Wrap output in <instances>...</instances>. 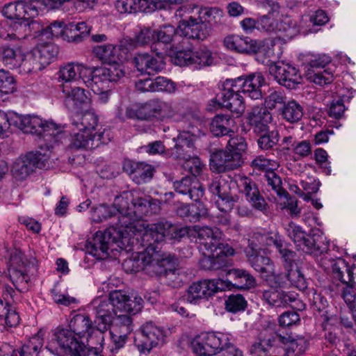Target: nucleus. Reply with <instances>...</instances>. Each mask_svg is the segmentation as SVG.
<instances>
[{"mask_svg":"<svg viewBox=\"0 0 356 356\" xmlns=\"http://www.w3.org/2000/svg\"><path fill=\"white\" fill-rule=\"evenodd\" d=\"M173 187L176 192L188 195L189 198L195 202H198L204 194L202 185L195 177L191 176H185L180 180L174 181Z\"/></svg>","mask_w":356,"mask_h":356,"instance_id":"obj_26","label":"nucleus"},{"mask_svg":"<svg viewBox=\"0 0 356 356\" xmlns=\"http://www.w3.org/2000/svg\"><path fill=\"white\" fill-rule=\"evenodd\" d=\"M42 127L43 129L38 136L42 138L44 143L40 144V151L42 152L43 145H44L46 150L44 152L50 155V149L53 148L54 144L58 143L63 139L65 134L61 126L52 121L44 120Z\"/></svg>","mask_w":356,"mask_h":356,"instance_id":"obj_28","label":"nucleus"},{"mask_svg":"<svg viewBox=\"0 0 356 356\" xmlns=\"http://www.w3.org/2000/svg\"><path fill=\"white\" fill-rule=\"evenodd\" d=\"M194 11L190 5L180 6L176 10V15L180 17H186L187 19L180 22L179 31L181 35L193 40H204L209 35V29L203 22L197 19L194 15Z\"/></svg>","mask_w":356,"mask_h":356,"instance_id":"obj_4","label":"nucleus"},{"mask_svg":"<svg viewBox=\"0 0 356 356\" xmlns=\"http://www.w3.org/2000/svg\"><path fill=\"white\" fill-rule=\"evenodd\" d=\"M270 74L281 86L293 89L301 82V75L294 66L284 63H273L269 65Z\"/></svg>","mask_w":356,"mask_h":356,"instance_id":"obj_17","label":"nucleus"},{"mask_svg":"<svg viewBox=\"0 0 356 356\" xmlns=\"http://www.w3.org/2000/svg\"><path fill=\"white\" fill-rule=\"evenodd\" d=\"M62 92L64 95V104L65 106L72 111H76L86 105L88 97L84 89L78 87H71L63 85Z\"/></svg>","mask_w":356,"mask_h":356,"instance_id":"obj_29","label":"nucleus"},{"mask_svg":"<svg viewBox=\"0 0 356 356\" xmlns=\"http://www.w3.org/2000/svg\"><path fill=\"white\" fill-rule=\"evenodd\" d=\"M231 85L232 83L229 81V79L223 82V90L218 95L219 100L222 99V102L219 104L222 107H225L232 113H236L237 116H241L245 109V103L240 92L234 89Z\"/></svg>","mask_w":356,"mask_h":356,"instance_id":"obj_19","label":"nucleus"},{"mask_svg":"<svg viewBox=\"0 0 356 356\" xmlns=\"http://www.w3.org/2000/svg\"><path fill=\"white\" fill-rule=\"evenodd\" d=\"M304 114L303 106L294 99L286 102L280 109V115L282 118L291 124L299 122Z\"/></svg>","mask_w":356,"mask_h":356,"instance_id":"obj_45","label":"nucleus"},{"mask_svg":"<svg viewBox=\"0 0 356 356\" xmlns=\"http://www.w3.org/2000/svg\"><path fill=\"white\" fill-rule=\"evenodd\" d=\"M19 322V316L15 308L0 298V325L8 328L17 325Z\"/></svg>","mask_w":356,"mask_h":356,"instance_id":"obj_47","label":"nucleus"},{"mask_svg":"<svg viewBox=\"0 0 356 356\" xmlns=\"http://www.w3.org/2000/svg\"><path fill=\"white\" fill-rule=\"evenodd\" d=\"M49 154L41 151L29 152L19 157L14 162L11 172L18 181L25 180L36 168H45L49 166Z\"/></svg>","mask_w":356,"mask_h":356,"instance_id":"obj_5","label":"nucleus"},{"mask_svg":"<svg viewBox=\"0 0 356 356\" xmlns=\"http://www.w3.org/2000/svg\"><path fill=\"white\" fill-rule=\"evenodd\" d=\"M111 301L115 310L135 314L141 311L143 300L140 297L129 296L125 291H113L109 294Z\"/></svg>","mask_w":356,"mask_h":356,"instance_id":"obj_20","label":"nucleus"},{"mask_svg":"<svg viewBox=\"0 0 356 356\" xmlns=\"http://www.w3.org/2000/svg\"><path fill=\"white\" fill-rule=\"evenodd\" d=\"M232 86L242 92L245 96L254 100L262 99L261 87L266 81L261 72H254L236 79H229Z\"/></svg>","mask_w":356,"mask_h":356,"instance_id":"obj_10","label":"nucleus"},{"mask_svg":"<svg viewBox=\"0 0 356 356\" xmlns=\"http://www.w3.org/2000/svg\"><path fill=\"white\" fill-rule=\"evenodd\" d=\"M69 327L80 339H88L97 330L95 323L85 314H75L70 321Z\"/></svg>","mask_w":356,"mask_h":356,"instance_id":"obj_35","label":"nucleus"},{"mask_svg":"<svg viewBox=\"0 0 356 356\" xmlns=\"http://www.w3.org/2000/svg\"><path fill=\"white\" fill-rule=\"evenodd\" d=\"M105 129L92 133L86 130H79L71 136L70 147L74 149H93L109 140L108 134L105 136Z\"/></svg>","mask_w":356,"mask_h":356,"instance_id":"obj_15","label":"nucleus"},{"mask_svg":"<svg viewBox=\"0 0 356 356\" xmlns=\"http://www.w3.org/2000/svg\"><path fill=\"white\" fill-rule=\"evenodd\" d=\"M32 270H36V260L34 257L27 258L17 249L10 252L8 273V277L15 289L20 292L28 291L29 273Z\"/></svg>","mask_w":356,"mask_h":356,"instance_id":"obj_3","label":"nucleus"},{"mask_svg":"<svg viewBox=\"0 0 356 356\" xmlns=\"http://www.w3.org/2000/svg\"><path fill=\"white\" fill-rule=\"evenodd\" d=\"M95 318L94 323L97 330L102 334L112 325L117 311L108 299L97 298L92 302Z\"/></svg>","mask_w":356,"mask_h":356,"instance_id":"obj_14","label":"nucleus"},{"mask_svg":"<svg viewBox=\"0 0 356 356\" xmlns=\"http://www.w3.org/2000/svg\"><path fill=\"white\" fill-rule=\"evenodd\" d=\"M44 4L51 8H58L63 6V9L68 12L74 13L78 10V5L81 3H87L88 0H43Z\"/></svg>","mask_w":356,"mask_h":356,"instance_id":"obj_57","label":"nucleus"},{"mask_svg":"<svg viewBox=\"0 0 356 356\" xmlns=\"http://www.w3.org/2000/svg\"><path fill=\"white\" fill-rule=\"evenodd\" d=\"M248 123L257 134L266 132L269 129V124L273 120L272 114L266 108L254 106L248 113Z\"/></svg>","mask_w":356,"mask_h":356,"instance_id":"obj_31","label":"nucleus"},{"mask_svg":"<svg viewBox=\"0 0 356 356\" xmlns=\"http://www.w3.org/2000/svg\"><path fill=\"white\" fill-rule=\"evenodd\" d=\"M133 63L138 72L148 75L159 73L165 67L161 57L156 58L148 53L137 54Z\"/></svg>","mask_w":356,"mask_h":356,"instance_id":"obj_27","label":"nucleus"},{"mask_svg":"<svg viewBox=\"0 0 356 356\" xmlns=\"http://www.w3.org/2000/svg\"><path fill=\"white\" fill-rule=\"evenodd\" d=\"M122 168L137 184L149 181L155 172L152 165L145 162H136L130 159H125L123 161Z\"/></svg>","mask_w":356,"mask_h":356,"instance_id":"obj_24","label":"nucleus"},{"mask_svg":"<svg viewBox=\"0 0 356 356\" xmlns=\"http://www.w3.org/2000/svg\"><path fill=\"white\" fill-rule=\"evenodd\" d=\"M191 231L188 226H181L170 221L162 220L155 223L147 225L141 236L144 247L154 248L159 250L157 245L168 240L180 241Z\"/></svg>","mask_w":356,"mask_h":356,"instance_id":"obj_2","label":"nucleus"},{"mask_svg":"<svg viewBox=\"0 0 356 356\" xmlns=\"http://www.w3.org/2000/svg\"><path fill=\"white\" fill-rule=\"evenodd\" d=\"M42 347L39 337H33L22 346L19 350H13L8 356H38Z\"/></svg>","mask_w":356,"mask_h":356,"instance_id":"obj_53","label":"nucleus"},{"mask_svg":"<svg viewBox=\"0 0 356 356\" xmlns=\"http://www.w3.org/2000/svg\"><path fill=\"white\" fill-rule=\"evenodd\" d=\"M133 201V194L129 191H124L115 197L113 206L118 214L129 213L132 211Z\"/></svg>","mask_w":356,"mask_h":356,"instance_id":"obj_52","label":"nucleus"},{"mask_svg":"<svg viewBox=\"0 0 356 356\" xmlns=\"http://www.w3.org/2000/svg\"><path fill=\"white\" fill-rule=\"evenodd\" d=\"M175 64L183 65H194L195 67L210 65L212 63L211 53L208 49H200L195 53L179 52L174 57Z\"/></svg>","mask_w":356,"mask_h":356,"instance_id":"obj_25","label":"nucleus"},{"mask_svg":"<svg viewBox=\"0 0 356 356\" xmlns=\"http://www.w3.org/2000/svg\"><path fill=\"white\" fill-rule=\"evenodd\" d=\"M236 126L234 118L228 114H218L214 116L210 124L211 132L217 137L234 135L233 129Z\"/></svg>","mask_w":356,"mask_h":356,"instance_id":"obj_37","label":"nucleus"},{"mask_svg":"<svg viewBox=\"0 0 356 356\" xmlns=\"http://www.w3.org/2000/svg\"><path fill=\"white\" fill-rule=\"evenodd\" d=\"M142 340L138 343V350L143 353H149L150 350L163 343V330L153 322L149 321L141 327Z\"/></svg>","mask_w":356,"mask_h":356,"instance_id":"obj_21","label":"nucleus"},{"mask_svg":"<svg viewBox=\"0 0 356 356\" xmlns=\"http://www.w3.org/2000/svg\"><path fill=\"white\" fill-rule=\"evenodd\" d=\"M15 86L14 77L8 72L0 70V93H12L15 90Z\"/></svg>","mask_w":356,"mask_h":356,"instance_id":"obj_64","label":"nucleus"},{"mask_svg":"<svg viewBox=\"0 0 356 356\" xmlns=\"http://www.w3.org/2000/svg\"><path fill=\"white\" fill-rule=\"evenodd\" d=\"M332 272L334 277L345 284L341 293L345 302L351 310H356V291L352 270L343 259H339L332 264Z\"/></svg>","mask_w":356,"mask_h":356,"instance_id":"obj_8","label":"nucleus"},{"mask_svg":"<svg viewBox=\"0 0 356 356\" xmlns=\"http://www.w3.org/2000/svg\"><path fill=\"white\" fill-rule=\"evenodd\" d=\"M99 118L93 111H88L81 115H76L72 120V124L78 130H86L92 133L98 131Z\"/></svg>","mask_w":356,"mask_h":356,"instance_id":"obj_46","label":"nucleus"},{"mask_svg":"<svg viewBox=\"0 0 356 356\" xmlns=\"http://www.w3.org/2000/svg\"><path fill=\"white\" fill-rule=\"evenodd\" d=\"M33 49L45 67L51 63L58 53V47L51 42L39 44Z\"/></svg>","mask_w":356,"mask_h":356,"instance_id":"obj_49","label":"nucleus"},{"mask_svg":"<svg viewBox=\"0 0 356 356\" xmlns=\"http://www.w3.org/2000/svg\"><path fill=\"white\" fill-rule=\"evenodd\" d=\"M193 8L195 17L209 29H212L223 23V12L218 8L200 7L194 4H189Z\"/></svg>","mask_w":356,"mask_h":356,"instance_id":"obj_30","label":"nucleus"},{"mask_svg":"<svg viewBox=\"0 0 356 356\" xmlns=\"http://www.w3.org/2000/svg\"><path fill=\"white\" fill-rule=\"evenodd\" d=\"M111 83L108 79V74L106 72V67H99L92 70L88 81L85 83L91 87L92 90L102 96L107 98L106 90L109 88V83Z\"/></svg>","mask_w":356,"mask_h":356,"instance_id":"obj_39","label":"nucleus"},{"mask_svg":"<svg viewBox=\"0 0 356 356\" xmlns=\"http://www.w3.org/2000/svg\"><path fill=\"white\" fill-rule=\"evenodd\" d=\"M286 102V96L284 91L270 88L264 97V108L268 111L281 108Z\"/></svg>","mask_w":356,"mask_h":356,"instance_id":"obj_50","label":"nucleus"},{"mask_svg":"<svg viewBox=\"0 0 356 356\" xmlns=\"http://www.w3.org/2000/svg\"><path fill=\"white\" fill-rule=\"evenodd\" d=\"M40 5V0H18L5 4L1 13L9 19L30 20L38 15Z\"/></svg>","mask_w":356,"mask_h":356,"instance_id":"obj_9","label":"nucleus"},{"mask_svg":"<svg viewBox=\"0 0 356 356\" xmlns=\"http://www.w3.org/2000/svg\"><path fill=\"white\" fill-rule=\"evenodd\" d=\"M229 344V337L222 332H203L194 338L192 348L199 356H212Z\"/></svg>","mask_w":356,"mask_h":356,"instance_id":"obj_6","label":"nucleus"},{"mask_svg":"<svg viewBox=\"0 0 356 356\" xmlns=\"http://www.w3.org/2000/svg\"><path fill=\"white\" fill-rule=\"evenodd\" d=\"M243 159L239 154L226 147L213 153L210 159V168L218 173L233 170L240 167Z\"/></svg>","mask_w":356,"mask_h":356,"instance_id":"obj_18","label":"nucleus"},{"mask_svg":"<svg viewBox=\"0 0 356 356\" xmlns=\"http://www.w3.org/2000/svg\"><path fill=\"white\" fill-rule=\"evenodd\" d=\"M23 52L19 49L3 46L0 49V60L9 69H18Z\"/></svg>","mask_w":356,"mask_h":356,"instance_id":"obj_48","label":"nucleus"},{"mask_svg":"<svg viewBox=\"0 0 356 356\" xmlns=\"http://www.w3.org/2000/svg\"><path fill=\"white\" fill-rule=\"evenodd\" d=\"M44 68V65L33 49L30 51L22 54L20 66L18 68L20 73L35 74Z\"/></svg>","mask_w":356,"mask_h":356,"instance_id":"obj_44","label":"nucleus"},{"mask_svg":"<svg viewBox=\"0 0 356 356\" xmlns=\"http://www.w3.org/2000/svg\"><path fill=\"white\" fill-rule=\"evenodd\" d=\"M297 248L306 254L318 257L328 250V244L319 235H305L301 242L298 243Z\"/></svg>","mask_w":356,"mask_h":356,"instance_id":"obj_36","label":"nucleus"},{"mask_svg":"<svg viewBox=\"0 0 356 356\" xmlns=\"http://www.w3.org/2000/svg\"><path fill=\"white\" fill-rule=\"evenodd\" d=\"M159 251L160 250H155L154 248L145 247V252H138L126 259L122 264L123 267L126 271L130 273L145 270L146 273L152 276L153 272L149 271L148 267L153 266L159 261Z\"/></svg>","mask_w":356,"mask_h":356,"instance_id":"obj_13","label":"nucleus"},{"mask_svg":"<svg viewBox=\"0 0 356 356\" xmlns=\"http://www.w3.org/2000/svg\"><path fill=\"white\" fill-rule=\"evenodd\" d=\"M159 261L152 266L148 267L150 272H153L152 276H156L160 279H165L168 284L178 282L179 270L177 268V259L174 255L167 252L159 251Z\"/></svg>","mask_w":356,"mask_h":356,"instance_id":"obj_11","label":"nucleus"},{"mask_svg":"<svg viewBox=\"0 0 356 356\" xmlns=\"http://www.w3.org/2000/svg\"><path fill=\"white\" fill-rule=\"evenodd\" d=\"M210 192L218 197L231 193V188L228 182L224 179L216 178L209 184Z\"/></svg>","mask_w":356,"mask_h":356,"instance_id":"obj_63","label":"nucleus"},{"mask_svg":"<svg viewBox=\"0 0 356 356\" xmlns=\"http://www.w3.org/2000/svg\"><path fill=\"white\" fill-rule=\"evenodd\" d=\"M35 21L33 19L30 20L21 19L14 22L11 27L15 33L13 34L15 38L17 39H22L27 37L30 33V27L31 25H34Z\"/></svg>","mask_w":356,"mask_h":356,"instance_id":"obj_62","label":"nucleus"},{"mask_svg":"<svg viewBox=\"0 0 356 356\" xmlns=\"http://www.w3.org/2000/svg\"><path fill=\"white\" fill-rule=\"evenodd\" d=\"M13 125L24 133L31 134H41L42 124L44 120L35 115H19L14 113Z\"/></svg>","mask_w":356,"mask_h":356,"instance_id":"obj_41","label":"nucleus"},{"mask_svg":"<svg viewBox=\"0 0 356 356\" xmlns=\"http://www.w3.org/2000/svg\"><path fill=\"white\" fill-rule=\"evenodd\" d=\"M248 262L254 270L260 274L263 279L269 273H273L274 263L272 259L266 256L252 250L247 253Z\"/></svg>","mask_w":356,"mask_h":356,"instance_id":"obj_40","label":"nucleus"},{"mask_svg":"<svg viewBox=\"0 0 356 356\" xmlns=\"http://www.w3.org/2000/svg\"><path fill=\"white\" fill-rule=\"evenodd\" d=\"M138 218L133 213L118 214V222L110 226L104 232L95 233L88 250L97 259H104L109 255L111 246L129 236L136 230V221Z\"/></svg>","mask_w":356,"mask_h":356,"instance_id":"obj_1","label":"nucleus"},{"mask_svg":"<svg viewBox=\"0 0 356 356\" xmlns=\"http://www.w3.org/2000/svg\"><path fill=\"white\" fill-rule=\"evenodd\" d=\"M241 185L243 187L242 191L252 207L258 211H266L268 209V204L260 194L255 182L245 177L241 179Z\"/></svg>","mask_w":356,"mask_h":356,"instance_id":"obj_32","label":"nucleus"},{"mask_svg":"<svg viewBox=\"0 0 356 356\" xmlns=\"http://www.w3.org/2000/svg\"><path fill=\"white\" fill-rule=\"evenodd\" d=\"M179 32L171 25H165L157 32H154L155 40L163 44H168L171 42H175L177 40Z\"/></svg>","mask_w":356,"mask_h":356,"instance_id":"obj_58","label":"nucleus"},{"mask_svg":"<svg viewBox=\"0 0 356 356\" xmlns=\"http://www.w3.org/2000/svg\"><path fill=\"white\" fill-rule=\"evenodd\" d=\"M112 325L113 332H122L124 334H131L134 330L132 318L127 314H116Z\"/></svg>","mask_w":356,"mask_h":356,"instance_id":"obj_55","label":"nucleus"},{"mask_svg":"<svg viewBox=\"0 0 356 356\" xmlns=\"http://www.w3.org/2000/svg\"><path fill=\"white\" fill-rule=\"evenodd\" d=\"M225 309L232 313L244 311L247 307V301L241 294H232L225 300Z\"/></svg>","mask_w":356,"mask_h":356,"instance_id":"obj_59","label":"nucleus"},{"mask_svg":"<svg viewBox=\"0 0 356 356\" xmlns=\"http://www.w3.org/2000/svg\"><path fill=\"white\" fill-rule=\"evenodd\" d=\"M195 232L200 243L204 245L207 250L213 253L215 248L220 245L222 232L216 227H210L207 226L195 227Z\"/></svg>","mask_w":356,"mask_h":356,"instance_id":"obj_38","label":"nucleus"},{"mask_svg":"<svg viewBox=\"0 0 356 356\" xmlns=\"http://www.w3.org/2000/svg\"><path fill=\"white\" fill-rule=\"evenodd\" d=\"M45 31L47 33H49L52 37H62L68 42H71V40H78L80 38L77 35H70L68 24H64L62 22H54L51 23Z\"/></svg>","mask_w":356,"mask_h":356,"instance_id":"obj_51","label":"nucleus"},{"mask_svg":"<svg viewBox=\"0 0 356 356\" xmlns=\"http://www.w3.org/2000/svg\"><path fill=\"white\" fill-rule=\"evenodd\" d=\"M258 138L257 143L262 149H269L273 147L279 141L280 135L277 130L266 131Z\"/></svg>","mask_w":356,"mask_h":356,"instance_id":"obj_61","label":"nucleus"},{"mask_svg":"<svg viewBox=\"0 0 356 356\" xmlns=\"http://www.w3.org/2000/svg\"><path fill=\"white\" fill-rule=\"evenodd\" d=\"M227 287L233 286L241 289H249L256 285L255 278L244 269L231 268L227 270Z\"/></svg>","mask_w":356,"mask_h":356,"instance_id":"obj_33","label":"nucleus"},{"mask_svg":"<svg viewBox=\"0 0 356 356\" xmlns=\"http://www.w3.org/2000/svg\"><path fill=\"white\" fill-rule=\"evenodd\" d=\"M268 244L273 245L279 252L285 270L296 267L295 258L296 253L289 248V244L281 239L279 236L268 238Z\"/></svg>","mask_w":356,"mask_h":356,"instance_id":"obj_42","label":"nucleus"},{"mask_svg":"<svg viewBox=\"0 0 356 356\" xmlns=\"http://www.w3.org/2000/svg\"><path fill=\"white\" fill-rule=\"evenodd\" d=\"M224 44L227 49L247 54H256L260 49L257 42L252 38L236 35L225 38Z\"/></svg>","mask_w":356,"mask_h":356,"instance_id":"obj_34","label":"nucleus"},{"mask_svg":"<svg viewBox=\"0 0 356 356\" xmlns=\"http://www.w3.org/2000/svg\"><path fill=\"white\" fill-rule=\"evenodd\" d=\"M280 19L274 16L264 15L257 18V30L263 32L273 33L280 30Z\"/></svg>","mask_w":356,"mask_h":356,"instance_id":"obj_54","label":"nucleus"},{"mask_svg":"<svg viewBox=\"0 0 356 356\" xmlns=\"http://www.w3.org/2000/svg\"><path fill=\"white\" fill-rule=\"evenodd\" d=\"M75 336L70 328L57 327L53 332L46 348L54 354L58 353L60 349L67 356L76 355L84 343L79 341Z\"/></svg>","mask_w":356,"mask_h":356,"instance_id":"obj_7","label":"nucleus"},{"mask_svg":"<svg viewBox=\"0 0 356 356\" xmlns=\"http://www.w3.org/2000/svg\"><path fill=\"white\" fill-rule=\"evenodd\" d=\"M127 45L128 40L122 41L118 45L111 44L98 45L93 48V53L104 63L108 65L122 63L127 58L129 51V48L127 47Z\"/></svg>","mask_w":356,"mask_h":356,"instance_id":"obj_16","label":"nucleus"},{"mask_svg":"<svg viewBox=\"0 0 356 356\" xmlns=\"http://www.w3.org/2000/svg\"><path fill=\"white\" fill-rule=\"evenodd\" d=\"M286 277L291 284L300 291H303L307 287V282L305 275L301 270L296 266L286 269Z\"/></svg>","mask_w":356,"mask_h":356,"instance_id":"obj_56","label":"nucleus"},{"mask_svg":"<svg viewBox=\"0 0 356 356\" xmlns=\"http://www.w3.org/2000/svg\"><path fill=\"white\" fill-rule=\"evenodd\" d=\"M222 280H204L193 282L187 290L186 300L191 304H199L207 300L218 291L222 290Z\"/></svg>","mask_w":356,"mask_h":356,"instance_id":"obj_12","label":"nucleus"},{"mask_svg":"<svg viewBox=\"0 0 356 356\" xmlns=\"http://www.w3.org/2000/svg\"><path fill=\"white\" fill-rule=\"evenodd\" d=\"M91 74V68L83 65L69 63L61 66L58 72V79L63 82V85H68L70 83H80L88 80Z\"/></svg>","mask_w":356,"mask_h":356,"instance_id":"obj_22","label":"nucleus"},{"mask_svg":"<svg viewBox=\"0 0 356 356\" xmlns=\"http://www.w3.org/2000/svg\"><path fill=\"white\" fill-rule=\"evenodd\" d=\"M293 292L285 291L282 289L270 288L262 293L263 299L270 305L275 307L288 306V301L293 300Z\"/></svg>","mask_w":356,"mask_h":356,"instance_id":"obj_43","label":"nucleus"},{"mask_svg":"<svg viewBox=\"0 0 356 356\" xmlns=\"http://www.w3.org/2000/svg\"><path fill=\"white\" fill-rule=\"evenodd\" d=\"M261 341H263L265 346L268 348L275 346L277 342H280L283 344L288 343L289 338L282 336L272 330H266L260 332L259 335Z\"/></svg>","mask_w":356,"mask_h":356,"instance_id":"obj_60","label":"nucleus"},{"mask_svg":"<svg viewBox=\"0 0 356 356\" xmlns=\"http://www.w3.org/2000/svg\"><path fill=\"white\" fill-rule=\"evenodd\" d=\"M175 145L172 149L171 156L179 160L188 159L195 154V136L189 131L179 133L174 138Z\"/></svg>","mask_w":356,"mask_h":356,"instance_id":"obj_23","label":"nucleus"}]
</instances>
